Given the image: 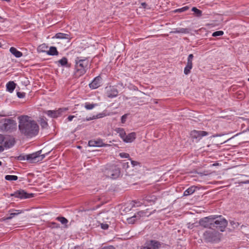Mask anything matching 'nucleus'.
<instances>
[{"label": "nucleus", "mask_w": 249, "mask_h": 249, "mask_svg": "<svg viewBox=\"0 0 249 249\" xmlns=\"http://www.w3.org/2000/svg\"><path fill=\"white\" fill-rule=\"evenodd\" d=\"M208 132L204 131H197L194 130L191 132V136L193 139H197L199 137L207 136Z\"/></svg>", "instance_id": "ddd939ff"}, {"label": "nucleus", "mask_w": 249, "mask_h": 249, "mask_svg": "<svg viewBox=\"0 0 249 249\" xmlns=\"http://www.w3.org/2000/svg\"><path fill=\"white\" fill-rule=\"evenodd\" d=\"M147 7V4L145 2H142L141 3V7H142L143 8H146Z\"/></svg>", "instance_id": "3c124183"}, {"label": "nucleus", "mask_w": 249, "mask_h": 249, "mask_svg": "<svg viewBox=\"0 0 249 249\" xmlns=\"http://www.w3.org/2000/svg\"><path fill=\"white\" fill-rule=\"evenodd\" d=\"M58 63L61 64V66H65L68 63L67 59L66 57H63L61 59L59 60Z\"/></svg>", "instance_id": "7c9ffc66"}, {"label": "nucleus", "mask_w": 249, "mask_h": 249, "mask_svg": "<svg viewBox=\"0 0 249 249\" xmlns=\"http://www.w3.org/2000/svg\"><path fill=\"white\" fill-rule=\"evenodd\" d=\"M89 146H95V141H89Z\"/></svg>", "instance_id": "c03bdc74"}, {"label": "nucleus", "mask_w": 249, "mask_h": 249, "mask_svg": "<svg viewBox=\"0 0 249 249\" xmlns=\"http://www.w3.org/2000/svg\"><path fill=\"white\" fill-rule=\"evenodd\" d=\"M5 139V138L3 135L0 134V144H1L3 142L4 143Z\"/></svg>", "instance_id": "79ce46f5"}, {"label": "nucleus", "mask_w": 249, "mask_h": 249, "mask_svg": "<svg viewBox=\"0 0 249 249\" xmlns=\"http://www.w3.org/2000/svg\"><path fill=\"white\" fill-rule=\"evenodd\" d=\"M204 238L208 242L216 241L219 240V233L215 231H208L204 233Z\"/></svg>", "instance_id": "0eeeda50"}, {"label": "nucleus", "mask_w": 249, "mask_h": 249, "mask_svg": "<svg viewBox=\"0 0 249 249\" xmlns=\"http://www.w3.org/2000/svg\"><path fill=\"white\" fill-rule=\"evenodd\" d=\"M160 246V243L156 240H151L147 242L141 249H158Z\"/></svg>", "instance_id": "f8f14e48"}, {"label": "nucleus", "mask_w": 249, "mask_h": 249, "mask_svg": "<svg viewBox=\"0 0 249 249\" xmlns=\"http://www.w3.org/2000/svg\"><path fill=\"white\" fill-rule=\"evenodd\" d=\"M105 173L107 177L114 179L119 176L120 171L116 166H112L109 169H107Z\"/></svg>", "instance_id": "1a4fd4ad"}, {"label": "nucleus", "mask_w": 249, "mask_h": 249, "mask_svg": "<svg viewBox=\"0 0 249 249\" xmlns=\"http://www.w3.org/2000/svg\"><path fill=\"white\" fill-rule=\"evenodd\" d=\"M218 165V163H213L212 165L213 166H217Z\"/></svg>", "instance_id": "bf43d9fd"}, {"label": "nucleus", "mask_w": 249, "mask_h": 249, "mask_svg": "<svg viewBox=\"0 0 249 249\" xmlns=\"http://www.w3.org/2000/svg\"><path fill=\"white\" fill-rule=\"evenodd\" d=\"M118 94V91L115 88L109 87L107 89V96L109 98L116 97Z\"/></svg>", "instance_id": "dca6fc26"}, {"label": "nucleus", "mask_w": 249, "mask_h": 249, "mask_svg": "<svg viewBox=\"0 0 249 249\" xmlns=\"http://www.w3.org/2000/svg\"><path fill=\"white\" fill-rule=\"evenodd\" d=\"M196 187L195 186H192L189 187L184 191L183 195L184 196H187L193 194L196 190Z\"/></svg>", "instance_id": "4be33fe9"}, {"label": "nucleus", "mask_w": 249, "mask_h": 249, "mask_svg": "<svg viewBox=\"0 0 249 249\" xmlns=\"http://www.w3.org/2000/svg\"><path fill=\"white\" fill-rule=\"evenodd\" d=\"M192 67L186 65L184 70V73L186 75H188L190 73L191 70L192 69Z\"/></svg>", "instance_id": "2f4dec72"}, {"label": "nucleus", "mask_w": 249, "mask_h": 249, "mask_svg": "<svg viewBox=\"0 0 249 249\" xmlns=\"http://www.w3.org/2000/svg\"><path fill=\"white\" fill-rule=\"evenodd\" d=\"M96 104H90L86 103L85 107L87 109H91L93 107H94L96 106Z\"/></svg>", "instance_id": "c9c22d12"}, {"label": "nucleus", "mask_w": 249, "mask_h": 249, "mask_svg": "<svg viewBox=\"0 0 249 249\" xmlns=\"http://www.w3.org/2000/svg\"><path fill=\"white\" fill-rule=\"evenodd\" d=\"M42 153H41V154H44V156H45V154H47V153H44V152H45V151H44V149H42ZM48 153H49V152H48Z\"/></svg>", "instance_id": "4d7b16f0"}, {"label": "nucleus", "mask_w": 249, "mask_h": 249, "mask_svg": "<svg viewBox=\"0 0 249 249\" xmlns=\"http://www.w3.org/2000/svg\"><path fill=\"white\" fill-rule=\"evenodd\" d=\"M40 124L41 126L43 128H46L48 125V124L47 122L44 120L43 119H41L40 120Z\"/></svg>", "instance_id": "4c0bfd02"}, {"label": "nucleus", "mask_w": 249, "mask_h": 249, "mask_svg": "<svg viewBox=\"0 0 249 249\" xmlns=\"http://www.w3.org/2000/svg\"><path fill=\"white\" fill-rule=\"evenodd\" d=\"M4 150V148L2 145H0V152H2Z\"/></svg>", "instance_id": "6e6d98bb"}, {"label": "nucleus", "mask_w": 249, "mask_h": 249, "mask_svg": "<svg viewBox=\"0 0 249 249\" xmlns=\"http://www.w3.org/2000/svg\"><path fill=\"white\" fill-rule=\"evenodd\" d=\"M16 84L13 81H10L6 84L7 90L12 92L16 88Z\"/></svg>", "instance_id": "412c9836"}, {"label": "nucleus", "mask_w": 249, "mask_h": 249, "mask_svg": "<svg viewBox=\"0 0 249 249\" xmlns=\"http://www.w3.org/2000/svg\"><path fill=\"white\" fill-rule=\"evenodd\" d=\"M157 200L156 196L154 195L146 196L142 198V202H137L138 204L137 207L141 206L142 205H144L145 206L152 205L155 204V202Z\"/></svg>", "instance_id": "6e6552de"}, {"label": "nucleus", "mask_w": 249, "mask_h": 249, "mask_svg": "<svg viewBox=\"0 0 249 249\" xmlns=\"http://www.w3.org/2000/svg\"><path fill=\"white\" fill-rule=\"evenodd\" d=\"M192 11L194 12L196 16L197 17H200L202 16V11L195 7H193Z\"/></svg>", "instance_id": "393cba45"}, {"label": "nucleus", "mask_w": 249, "mask_h": 249, "mask_svg": "<svg viewBox=\"0 0 249 249\" xmlns=\"http://www.w3.org/2000/svg\"><path fill=\"white\" fill-rule=\"evenodd\" d=\"M2 19V18L0 16V20Z\"/></svg>", "instance_id": "0e129e2a"}, {"label": "nucleus", "mask_w": 249, "mask_h": 249, "mask_svg": "<svg viewBox=\"0 0 249 249\" xmlns=\"http://www.w3.org/2000/svg\"><path fill=\"white\" fill-rule=\"evenodd\" d=\"M248 81H249V78L248 79Z\"/></svg>", "instance_id": "69168bd1"}, {"label": "nucleus", "mask_w": 249, "mask_h": 249, "mask_svg": "<svg viewBox=\"0 0 249 249\" xmlns=\"http://www.w3.org/2000/svg\"><path fill=\"white\" fill-rule=\"evenodd\" d=\"M91 120V118H90V119H87V120H88V121H89V120Z\"/></svg>", "instance_id": "680f3d73"}, {"label": "nucleus", "mask_w": 249, "mask_h": 249, "mask_svg": "<svg viewBox=\"0 0 249 249\" xmlns=\"http://www.w3.org/2000/svg\"><path fill=\"white\" fill-rule=\"evenodd\" d=\"M213 215L205 217L199 220V224L205 227L210 229L213 228Z\"/></svg>", "instance_id": "9d476101"}, {"label": "nucleus", "mask_w": 249, "mask_h": 249, "mask_svg": "<svg viewBox=\"0 0 249 249\" xmlns=\"http://www.w3.org/2000/svg\"><path fill=\"white\" fill-rule=\"evenodd\" d=\"M11 211H14V213L15 214H16V215H18L19 213H21L22 212V211L20 210H13Z\"/></svg>", "instance_id": "49530a36"}, {"label": "nucleus", "mask_w": 249, "mask_h": 249, "mask_svg": "<svg viewBox=\"0 0 249 249\" xmlns=\"http://www.w3.org/2000/svg\"><path fill=\"white\" fill-rule=\"evenodd\" d=\"M11 196H14L16 197L23 198H28L33 197V194H28L24 190H20L11 194Z\"/></svg>", "instance_id": "9b49d317"}, {"label": "nucleus", "mask_w": 249, "mask_h": 249, "mask_svg": "<svg viewBox=\"0 0 249 249\" xmlns=\"http://www.w3.org/2000/svg\"><path fill=\"white\" fill-rule=\"evenodd\" d=\"M224 33L222 31H218L214 32L213 33L212 36H221L223 35Z\"/></svg>", "instance_id": "e433bc0d"}, {"label": "nucleus", "mask_w": 249, "mask_h": 249, "mask_svg": "<svg viewBox=\"0 0 249 249\" xmlns=\"http://www.w3.org/2000/svg\"><path fill=\"white\" fill-rule=\"evenodd\" d=\"M74 117V116L70 115L68 117V120L69 121H71Z\"/></svg>", "instance_id": "603ef678"}, {"label": "nucleus", "mask_w": 249, "mask_h": 249, "mask_svg": "<svg viewBox=\"0 0 249 249\" xmlns=\"http://www.w3.org/2000/svg\"><path fill=\"white\" fill-rule=\"evenodd\" d=\"M48 48V47L46 46L45 44H42L39 46L38 48V50L40 52H44L46 51V49Z\"/></svg>", "instance_id": "c756f323"}, {"label": "nucleus", "mask_w": 249, "mask_h": 249, "mask_svg": "<svg viewBox=\"0 0 249 249\" xmlns=\"http://www.w3.org/2000/svg\"><path fill=\"white\" fill-rule=\"evenodd\" d=\"M89 65L87 59H83L81 57H77L75 59V75L79 77L86 72Z\"/></svg>", "instance_id": "f03ea898"}, {"label": "nucleus", "mask_w": 249, "mask_h": 249, "mask_svg": "<svg viewBox=\"0 0 249 249\" xmlns=\"http://www.w3.org/2000/svg\"><path fill=\"white\" fill-rule=\"evenodd\" d=\"M17 123L10 119H3L0 121V129L3 131L11 132L16 129Z\"/></svg>", "instance_id": "20e7f679"}, {"label": "nucleus", "mask_w": 249, "mask_h": 249, "mask_svg": "<svg viewBox=\"0 0 249 249\" xmlns=\"http://www.w3.org/2000/svg\"><path fill=\"white\" fill-rule=\"evenodd\" d=\"M2 162L0 161V166L1 165Z\"/></svg>", "instance_id": "e2e57ef3"}, {"label": "nucleus", "mask_w": 249, "mask_h": 249, "mask_svg": "<svg viewBox=\"0 0 249 249\" xmlns=\"http://www.w3.org/2000/svg\"><path fill=\"white\" fill-rule=\"evenodd\" d=\"M102 249H115L113 246L105 247Z\"/></svg>", "instance_id": "864d4df0"}, {"label": "nucleus", "mask_w": 249, "mask_h": 249, "mask_svg": "<svg viewBox=\"0 0 249 249\" xmlns=\"http://www.w3.org/2000/svg\"><path fill=\"white\" fill-rule=\"evenodd\" d=\"M242 183H244V184H248V183H249V180H246L245 181H244Z\"/></svg>", "instance_id": "13d9d810"}, {"label": "nucleus", "mask_w": 249, "mask_h": 249, "mask_svg": "<svg viewBox=\"0 0 249 249\" xmlns=\"http://www.w3.org/2000/svg\"><path fill=\"white\" fill-rule=\"evenodd\" d=\"M131 204L130 207L128 206V207H125L124 208V209L123 210V211L125 213L130 211L131 210V209L132 207H135V206H137V205L138 204V202L136 201H133L132 204Z\"/></svg>", "instance_id": "bb28decb"}, {"label": "nucleus", "mask_w": 249, "mask_h": 249, "mask_svg": "<svg viewBox=\"0 0 249 249\" xmlns=\"http://www.w3.org/2000/svg\"><path fill=\"white\" fill-rule=\"evenodd\" d=\"M10 52L13 54L15 57L18 58L22 56V53L17 50L14 47H11L10 49Z\"/></svg>", "instance_id": "6ab92c4d"}, {"label": "nucleus", "mask_w": 249, "mask_h": 249, "mask_svg": "<svg viewBox=\"0 0 249 249\" xmlns=\"http://www.w3.org/2000/svg\"><path fill=\"white\" fill-rule=\"evenodd\" d=\"M101 228L104 230H107L108 228V224L107 223H101Z\"/></svg>", "instance_id": "ea45409f"}, {"label": "nucleus", "mask_w": 249, "mask_h": 249, "mask_svg": "<svg viewBox=\"0 0 249 249\" xmlns=\"http://www.w3.org/2000/svg\"><path fill=\"white\" fill-rule=\"evenodd\" d=\"M170 33H174V34H176V33H178L179 34L178 28L174 29L173 31H171Z\"/></svg>", "instance_id": "de8ad7c7"}, {"label": "nucleus", "mask_w": 249, "mask_h": 249, "mask_svg": "<svg viewBox=\"0 0 249 249\" xmlns=\"http://www.w3.org/2000/svg\"><path fill=\"white\" fill-rule=\"evenodd\" d=\"M126 117H127L126 114H124L123 116H122V118H121V121L123 123H124L125 122Z\"/></svg>", "instance_id": "a18cd8bd"}, {"label": "nucleus", "mask_w": 249, "mask_h": 249, "mask_svg": "<svg viewBox=\"0 0 249 249\" xmlns=\"http://www.w3.org/2000/svg\"><path fill=\"white\" fill-rule=\"evenodd\" d=\"M101 83V77L100 76H97L92 81L91 83L89 84V86L92 89H95L100 86Z\"/></svg>", "instance_id": "2eb2a0df"}, {"label": "nucleus", "mask_w": 249, "mask_h": 249, "mask_svg": "<svg viewBox=\"0 0 249 249\" xmlns=\"http://www.w3.org/2000/svg\"><path fill=\"white\" fill-rule=\"evenodd\" d=\"M15 144V141L13 139H5L3 145L6 148H9L13 146Z\"/></svg>", "instance_id": "a211bd4d"}, {"label": "nucleus", "mask_w": 249, "mask_h": 249, "mask_svg": "<svg viewBox=\"0 0 249 249\" xmlns=\"http://www.w3.org/2000/svg\"><path fill=\"white\" fill-rule=\"evenodd\" d=\"M135 138L136 133L132 132L128 134L127 136L125 135L123 141L126 142H131L135 139Z\"/></svg>", "instance_id": "f3484780"}, {"label": "nucleus", "mask_w": 249, "mask_h": 249, "mask_svg": "<svg viewBox=\"0 0 249 249\" xmlns=\"http://www.w3.org/2000/svg\"><path fill=\"white\" fill-rule=\"evenodd\" d=\"M55 37L57 38L67 39L68 41H69L71 39L70 36L69 34L61 33L56 34Z\"/></svg>", "instance_id": "aec40b11"}, {"label": "nucleus", "mask_w": 249, "mask_h": 249, "mask_svg": "<svg viewBox=\"0 0 249 249\" xmlns=\"http://www.w3.org/2000/svg\"><path fill=\"white\" fill-rule=\"evenodd\" d=\"M120 156L122 157V158H128L129 157V154H127V153H121L120 154Z\"/></svg>", "instance_id": "37998d69"}, {"label": "nucleus", "mask_w": 249, "mask_h": 249, "mask_svg": "<svg viewBox=\"0 0 249 249\" xmlns=\"http://www.w3.org/2000/svg\"><path fill=\"white\" fill-rule=\"evenodd\" d=\"M194 55L193 54H190L187 58V66H191L193 67V59Z\"/></svg>", "instance_id": "a878e982"}, {"label": "nucleus", "mask_w": 249, "mask_h": 249, "mask_svg": "<svg viewBox=\"0 0 249 249\" xmlns=\"http://www.w3.org/2000/svg\"><path fill=\"white\" fill-rule=\"evenodd\" d=\"M5 178L7 180L12 181V180H17L18 178L17 176L14 175H6L5 177Z\"/></svg>", "instance_id": "cd10ccee"}, {"label": "nucleus", "mask_w": 249, "mask_h": 249, "mask_svg": "<svg viewBox=\"0 0 249 249\" xmlns=\"http://www.w3.org/2000/svg\"><path fill=\"white\" fill-rule=\"evenodd\" d=\"M63 110H66V109L60 108L57 110H48L46 111V113L51 117L56 118L60 115Z\"/></svg>", "instance_id": "4468645a"}, {"label": "nucleus", "mask_w": 249, "mask_h": 249, "mask_svg": "<svg viewBox=\"0 0 249 249\" xmlns=\"http://www.w3.org/2000/svg\"><path fill=\"white\" fill-rule=\"evenodd\" d=\"M188 9H189V7L188 6H185V7H182L181 8L176 10L175 11V12H184V11L187 10Z\"/></svg>", "instance_id": "58836bf2"}, {"label": "nucleus", "mask_w": 249, "mask_h": 249, "mask_svg": "<svg viewBox=\"0 0 249 249\" xmlns=\"http://www.w3.org/2000/svg\"><path fill=\"white\" fill-rule=\"evenodd\" d=\"M149 209H146V211H141L137 213V214H135L133 216L127 218V221L129 224H133L135 220L137 219H139L141 217L143 216H148L151 215L153 212H149Z\"/></svg>", "instance_id": "423d86ee"}, {"label": "nucleus", "mask_w": 249, "mask_h": 249, "mask_svg": "<svg viewBox=\"0 0 249 249\" xmlns=\"http://www.w3.org/2000/svg\"><path fill=\"white\" fill-rule=\"evenodd\" d=\"M115 131L119 134V136L121 138L124 140L125 138L126 133L123 128H117L115 129Z\"/></svg>", "instance_id": "5701e85b"}, {"label": "nucleus", "mask_w": 249, "mask_h": 249, "mask_svg": "<svg viewBox=\"0 0 249 249\" xmlns=\"http://www.w3.org/2000/svg\"><path fill=\"white\" fill-rule=\"evenodd\" d=\"M16 215V214H15V213H12L10 214L9 216L7 217H3L1 219V221H5L6 220L11 219Z\"/></svg>", "instance_id": "473e14b6"}, {"label": "nucleus", "mask_w": 249, "mask_h": 249, "mask_svg": "<svg viewBox=\"0 0 249 249\" xmlns=\"http://www.w3.org/2000/svg\"><path fill=\"white\" fill-rule=\"evenodd\" d=\"M19 130L20 132L27 137H32L36 135L39 130V127L37 124L30 119L27 116L19 117Z\"/></svg>", "instance_id": "f257e3e1"}, {"label": "nucleus", "mask_w": 249, "mask_h": 249, "mask_svg": "<svg viewBox=\"0 0 249 249\" xmlns=\"http://www.w3.org/2000/svg\"><path fill=\"white\" fill-rule=\"evenodd\" d=\"M5 115H0V116H5Z\"/></svg>", "instance_id": "052dcab7"}, {"label": "nucleus", "mask_w": 249, "mask_h": 249, "mask_svg": "<svg viewBox=\"0 0 249 249\" xmlns=\"http://www.w3.org/2000/svg\"><path fill=\"white\" fill-rule=\"evenodd\" d=\"M107 215L108 214L107 213H101V216H102L103 218H107Z\"/></svg>", "instance_id": "8fccbe9b"}, {"label": "nucleus", "mask_w": 249, "mask_h": 249, "mask_svg": "<svg viewBox=\"0 0 249 249\" xmlns=\"http://www.w3.org/2000/svg\"><path fill=\"white\" fill-rule=\"evenodd\" d=\"M25 93L24 92H17V96L19 98H23L25 96Z\"/></svg>", "instance_id": "a19ab883"}, {"label": "nucleus", "mask_w": 249, "mask_h": 249, "mask_svg": "<svg viewBox=\"0 0 249 249\" xmlns=\"http://www.w3.org/2000/svg\"><path fill=\"white\" fill-rule=\"evenodd\" d=\"M106 144H105L102 140H96L95 141V146H97V147H100V146H105Z\"/></svg>", "instance_id": "f704fd0d"}, {"label": "nucleus", "mask_w": 249, "mask_h": 249, "mask_svg": "<svg viewBox=\"0 0 249 249\" xmlns=\"http://www.w3.org/2000/svg\"><path fill=\"white\" fill-rule=\"evenodd\" d=\"M57 219L63 224H66L68 222V220L64 217H58Z\"/></svg>", "instance_id": "72a5a7b5"}, {"label": "nucleus", "mask_w": 249, "mask_h": 249, "mask_svg": "<svg viewBox=\"0 0 249 249\" xmlns=\"http://www.w3.org/2000/svg\"><path fill=\"white\" fill-rule=\"evenodd\" d=\"M213 228H216L223 231L226 227L228 222L221 215H213Z\"/></svg>", "instance_id": "39448f33"}, {"label": "nucleus", "mask_w": 249, "mask_h": 249, "mask_svg": "<svg viewBox=\"0 0 249 249\" xmlns=\"http://www.w3.org/2000/svg\"><path fill=\"white\" fill-rule=\"evenodd\" d=\"M131 162L133 166H134L135 165H137L139 164V163L138 162H137L136 161H134V160H131Z\"/></svg>", "instance_id": "09e8293b"}, {"label": "nucleus", "mask_w": 249, "mask_h": 249, "mask_svg": "<svg viewBox=\"0 0 249 249\" xmlns=\"http://www.w3.org/2000/svg\"><path fill=\"white\" fill-rule=\"evenodd\" d=\"M42 150L38 151L35 153L25 156H19V160H27L32 163H36L41 161L44 158V154H41Z\"/></svg>", "instance_id": "7ed1b4c3"}, {"label": "nucleus", "mask_w": 249, "mask_h": 249, "mask_svg": "<svg viewBox=\"0 0 249 249\" xmlns=\"http://www.w3.org/2000/svg\"><path fill=\"white\" fill-rule=\"evenodd\" d=\"M52 224L53 225V227H59V224H57V223H53Z\"/></svg>", "instance_id": "5fc2aeb1"}, {"label": "nucleus", "mask_w": 249, "mask_h": 249, "mask_svg": "<svg viewBox=\"0 0 249 249\" xmlns=\"http://www.w3.org/2000/svg\"><path fill=\"white\" fill-rule=\"evenodd\" d=\"M179 34H187L190 33V30L189 28H178Z\"/></svg>", "instance_id": "c85d7f7f"}, {"label": "nucleus", "mask_w": 249, "mask_h": 249, "mask_svg": "<svg viewBox=\"0 0 249 249\" xmlns=\"http://www.w3.org/2000/svg\"><path fill=\"white\" fill-rule=\"evenodd\" d=\"M47 53L48 54L54 55H57L58 54V52L55 47H51Z\"/></svg>", "instance_id": "b1692460"}]
</instances>
